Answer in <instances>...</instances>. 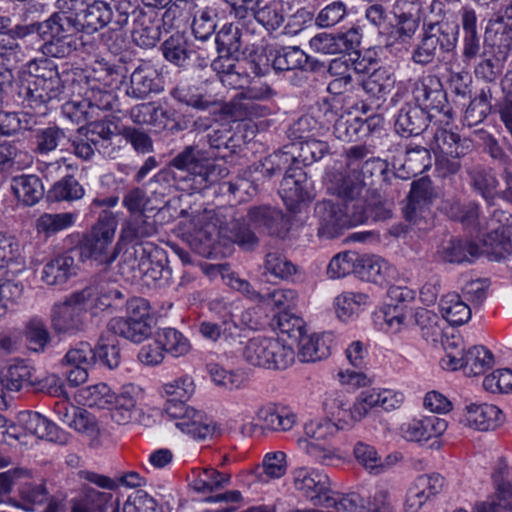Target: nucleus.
Listing matches in <instances>:
<instances>
[{
  "label": "nucleus",
  "instance_id": "nucleus-41",
  "mask_svg": "<svg viewBox=\"0 0 512 512\" xmlns=\"http://www.w3.org/2000/svg\"><path fill=\"white\" fill-rule=\"evenodd\" d=\"M442 260L449 263L472 262L480 254L477 244L460 239H450L438 250Z\"/></svg>",
  "mask_w": 512,
  "mask_h": 512
},
{
  "label": "nucleus",
  "instance_id": "nucleus-32",
  "mask_svg": "<svg viewBox=\"0 0 512 512\" xmlns=\"http://www.w3.org/2000/svg\"><path fill=\"white\" fill-rule=\"evenodd\" d=\"M11 189L17 200L25 206H34L44 196L43 184L40 178L33 174L13 177Z\"/></svg>",
  "mask_w": 512,
  "mask_h": 512
},
{
  "label": "nucleus",
  "instance_id": "nucleus-26",
  "mask_svg": "<svg viewBox=\"0 0 512 512\" xmlns=\"http://www.w3.org/2000/svg\"><path fill=\"white\" fill-rule=\"evenodd\" d=\"M131 121L137 125H149L162 129L173 119V112L159 102H145L129 110Z\"/></svg>",
  "mask_w": 512,
  "mask_h": 512
},
{
  "label": "nucleus",
  "instance_id": "nucleus-14",
  "mask_svg": "<svg viewBox=\"0 0 512 512\" xmlns=\"http://www.w3.org/2000/svg\"><path fill=\"white\" fill-rule=\"evenodd\" d=\"M67 16L71 17L72 24L77 31L90 34L108 25L114 18V12L109 3L105 1H95L87 5L86 8L79 13L67 12Z\"/></svg>",
  "mask_w": 512,
  "mask_h": 512
},
{
  "label": "nucleus",
  "instance_id": "nucleus-42",
  "mask_svg": "<svg viewBox=\"0 0 512 512\" xmlns=\"http://www.w3.org/2000/svg\"><path fill=\"white\" fill-rule=\"evenodd\" d=\"M192 475L190 486L194 491L203 494L222 489L231 480L230 474L221 473L212 467L193 470Z\"/></svg>",
  "mask_w": 512,
  "mask_h": 512
},
{
  "label": "nucleus",
  "instance_id": "nucleus-38",
  "mask_svg": "<svg viewBox=\"0 0 512 512\" xmlns=\"http://www.w3.org/2000/svg\"><path fill=\"white\" fill-rule=\"evenodd\" d=\"M3 375L7 391H19L38 383L35 369L24 360H17L10 364Z\"/></svg>",
  "mask_w": 512,
  "mask_h": 512
},
{
  "label": "nucleus",
  "instance_id": "nucleus-59",
  "mask_svg": "<svg viewBox=\"0 0 512 512\" xmlns=\"http://www.w3.org/2000/svg\"><path fill=\"white\" fill-rule=\"evenodd\" d=\"M88 123V140L92 142L99 153L110 156L108 148L112 144V139L117 136L116 127L112 128L110 124L99 119Z\"/></svg>",
  "mask_w": 512,
  "mask_h": 512
},
{
  "label": "nucleus",
  "instance_id": "nucleus-24",
  "mask_svg": "<svg viewBox=\"0 0 512 512\" xmlns=\"http://www.w3.org/2000/svg\"><path fill=\"white\" fill-rule=\"evenodd\" d=\"M279 193L288 206H293L310 198L307 175L301 167L296 166L286 171L280 184Z\"/></svg>",
  "mask_w": 512,
  "mask_h": 512
},
{
  "label": "nucleus",
  "instance_id": "nucleus-63",
  "mask_svg": "<svg viewBox=\"0 0 512 512\" xmlns=\"http://www.w3.org/2000/svg\"><path fill=\"white\" fill-rule=\"evenodd\" d=\"M95 350L96 360L99 359L110 369L116 368L120 363V349L116 335L111 332H104L97 343Z\"/></svg>",
  "mask_w": 512,
  "mask_h": 512
},
{
  "label": "nucleus",
  "instance_id": "nucleus-12",
  "mask_svg": "<svg viewBox=\"0 0 512 512\" xmlns=\"http://www.w3.org/2000/svg\"><path fill=\"white\" fill-rule=\"evenodd\" d=\"M258 62L255 63L253 72L256 75H263L269 67V60L272 57V67L275 71L303 70L308 64V55L298 47H282L270 51L269 56L264 53L255 54Z\"/></svg>",
  "mask_w": 512,
  "mask_h": 512
},
{
  "label": "nucleus",
  "instance_id": "nucleus-58",
  "mask_svg": "<svg viewBox=\"0 0 512 512\" xmlns=\"http://www.w3.org/2000/svg\"><path fill=\"white\" fill-rule=\"evenodd\" d=\"M174 184V176L171 170L167 168L161 169L147 183L148 197L154 199V205L160 210V205L164 202V198L171 194Z\"/></svg>",
  "mask_w": 512,
  "mask_h": 512
},
{
  "label": "nucleus",
  "instance_id": "nucleus-47",
  "mask_svg": "<svg viewBox=\"0 0 512 512\" xmlns=\"http://www.w3.org/2000/svg\"><path fill=\"white\" fill-rule=\"evenodd\" d=\"M24 337L28 348L36 353H44L52 340L45 321L39 317H33L26 322Z\"/></svg>",
  "mask_w": 512,
  "mask_h": 512
},
{
  "label": "nucleus",
  "instance_id": "nucleus-45",
  "mask_svg": "<svg viewBox=\"0 0 512 512\" xmlns=\"http://www.w3.org/2000/svg\"><path fill=\"white\" fill-rule=\"evenodd\" d=\"M194 384L191 378L182 377L168 382L162 386V394L166 397L165 412L172 406L185 408L188 405L185 402L194 393Z\"/></svg>",
  "mask_w": 512,
  "mask_h": 512
},
{
  "label": "nucleus",
  "instance_id": "nucleus-60",
  "mask_svg": "<svg viewBox=\"0 0 512 512\" xmlns=\"http://www.w3.org/2000/svg\"><path fill=\"white\" fill-rule=\"evenodd\" d=\"M430 151L422 146L407 147L402 168L406 170L407 177L416 176L431 167Z\"/></svg>",
  "mask_w": 512,
  "mask_h": 512
},
{
  "label": "nucleus",
  "instance_id": "nucleus-56",
  "mask_svg": "<svg viewBox=\"0 0 512 512\" xmlns=\"http://www.w3.org/2000/svg\"><path fill=\"white\" fill-rule=\"evenodd\" d=\"M258 419L264 429L276 432L288 431L295 424V416L293 414L273 407L260 409Z\"/></svg>",
  "mask_w": 512,
  "mask_h": 512
},
{
  "label": "nucleus",
  "instance_id": "nucleus-48",
  "mask_svg": "<svg viewBox=\"0 0 512 512\" xmlns=\"http://www.w3.org/2000/svg\"><path fill=\"white\" fill-rule=\"evenodd\" d=\"M32 161L33 157L15 143L7 141L0 143V171H20L28 168Z\"/></svg>",
  "mask_w": 512,
  "mask_h": 512
},
{
  "label": "nucleus",
  "instance_id": "nucleus-25",
  "mask_svg": "<svg viewBox=\"0 0 512 512\" xmlns=\"http://www.w3.org/2000/svg\"><path fill=\"white\" fill-rule=\"evenodd\" d=\"M139 390L134 385H125L119 393H112L111 418L120 425L129 423L136 415Z\"/></svg>",
  "mask_w": 512,
  "mask_h": 512
},
{
  "label": "nucleus",
  "instance_id": "nucleus-49",
  "mask_svg": "<svg viewBox=\"0 0 512 512\" xmlns=\"http://www.w3.org/2000/svg\"><path fill=\"white\" fill-rule=\"evenodd\" d=\"M298 343V356L302 362H316L330 355L329 346L322 337L306 332L296 340Z\"/></svg>",
  "mask_w": 512,
  "mask_h": 512
},
{
  "label": "nucleus",
  "instance_id": "nucleus-23",
  "mask_svg": "<svg viewBox=\"0 0 512 512\" xmlns=\"http://www.w3.org/2000/svg\"><path fill=\"white\" fill-rule=\"evenodd\" d=\"M179 216L183 218L179 223V228L183 231V234L194 237L199 241L211 239L215 230V225L210 223L212 219L211 211H189L182 209Z\"/></svg>",
  "mask_w": 512,
  "mask_h": 512
},
{
  "label": "nucleus",
  "instance_id": "nucleus-16",
  "mask_svg": "<svg viewBox=\"0 0 512 512\" xmlns=\"http://www.w3.org/2000/svg\"><path fill=\"white\" fill-rule=\"evenodd\" d=\"M433 115L412 103H405L395 115L394 128L398 135L408 138L422 134Z\"/></svg>",
  "mask_w": 512,
  "mask_h": 512
},
{
  "label": "nucleus",
  "instance_id": "nucleus-28",
  "mask_svg": "<svg viewBox=\"0 0 512 512\" xmlns=\"http://www.w3.org/2000/svg\"><path fill=\"white\" fill-rule=\"evenodd\" d=\"M119 512L118 505L112 502V494L92 487H83L79 496L72 500V512Z\"/></svg>",
  "mask_w": 512,
  "mask_h": 512
},
{
  "label": "nucleus",
  "instance_id": "nucleus-9",
  "mask_svg": "<svg viewBox=\"0 0 512 512\" xmlns=\"http://www.w3.org/2000/svg\"><path fill=\"white\" fill-rule=\"evenodd\" d=\"M295 490L315 506L331 505L332 491L327 474L311 467H299L293 471Z\"/></svg>",
  "mask_w": 512,
  "mask_h": 512
},
{
  "label": "nucleus",
  "instance_id": "nucleus-46",
  "mask_svg": "<svg viewBox=\"0 0 512 512\" xmlns=\"http://www.w3.org/2000/svg\"><path fill=\"white\" fill-rule=\"evenodd\" d=\"M443 318L451 325H463L471 318V308L457 293H448L440 300Z\"/></svg>",
  "mask_w": 512,
  "mask_h": 512
},
{
  "label": "nucleus",
  "instance_id": "nucleus-2",
  "mask_svg": "<svg viewBox=\"0 0 512 512\" xmlns=\"http://www.w3.org/2000/svg\"><path fill=\"white\" fill-rule=\"evenodd\" d=\"M67 12L53 13L48 19L42 39L41 51L45 56L65 58L74 52L79 45L76 30Z\"/></svg>",
  "mask_w": 512,
  "mask_h": 512
},
{
  "label": "nucleus",
  "instance_id": "nucleus-51",
  "mask_svg": "<svg viewBox=\"0 0 512 512\" xmlns=\"http://www.w3.org/2000/svg\"><path fill=\"white\" fill-rule=\"evenodd\" d=\"M435 153H443L451 157H463L469 148L460 135L447 129H438L434 134Z\"/></svg>",
  "mask_w": 512,
  "mask_h": 512
},
{
  "label": "nucleus",
  "instance_id": "nucleus-31",
  "mask_svg": "<svg viewBox=\"0 0 512 512\" xmlns=\"http://www.w3.org/2000/svg\"><path fill=\"white\" fill-rule=\"evenodd\" d=\"M78 266L69 253L60 254L49 260L41 272V280L48 285H59L77 274Z\"/></svg>",
  "mask_w": 512,
  "mask_h": 512
},
{
  "label": "nucleus",
  "instance_id": "nucleus-5",
  "mask_svg": "<svg viewBox=\"0 0 512 512\" xmlns=\"http://www.w3.org/2000/svg\"><path fill=\"white\" fill-rule=\"evenodd\" d=\"M96 290L86 287L70 295L63 303L55 305L51 315L54 331L60 335H76L84 329L86 305Z\"/></svg>",
  "mask_w": 512,
  "mask_h": 512
},
{
  "label": "nucleus",
  "instance_id": "nucleus-22",
  "mask_svg": "<svg viewBox=\"0 0 512 512\" xmlns=\"http://www.w3.org/2000/svg\"><path fill=\"white\" fill-rule=\"evenodd\" d=\"M447 429V422L438 416H425L413 419L402 426V434L409 441H427L442 435Z\"/></svg>",
  "mask_w": 512,
  "mask_h": 512
},
{
  "label": "nucleus",
  "instance_id": "nucleus-55",
  "mask_svg": "<svg viewBox=\"0 0 512 512\" xmlns=\"http://www.w3.org/2000/svg\"><path fill=\"white\" fill-rule=\"evenodd\" d=\"M156 340L163 351L173 357L183 356L191 349L189 340L174 328H164L158 331Z\"/></svg>",
  "mask_w": 512,
  "mask_h": 512
},
{
  "label": "nucleus",
  "instance_id": "nucleus-1",
  "mask_svg": "<svg viewBox=\"0 0 512 512\" xmlns=\"http://www.w3.org/2000/svg\"><path fill=\"white\" fill-rule=\"evenodd\" d=\"M166 168L171 170L176 188L193 192L205 190L229 174L226 166L207 158L197 145L185 146Z\"/></svg>",
  "mask_w": 512,
  "mask_h": 512
},
{
  "label": "nucleus",
  "instance_id": "nucleus-44",
  "mask_svg": "<svg viewBox=\"0 0 512 512\" xmlns=\"http://www.w3.org/2000/svg\"><path fill=\"white\" fill-rule=\"evenodd\" d=\"M473 189L479 193L488 204H493L499 192V182L491 170L482 166H475L467 171Z\"/></svg>",
  "mask_w": 512,
  "mask_h": 512
},
{
  "label": "nucleus",
  "instance_id": "nucleus-35",
  "mask_svg": "<svg viewBox=\"0 0 512 512\" xmlns=\"http://www.w3.org/2000/svg\"><path fill=\"white\" fill-rule=\"evenodd\" d=\"M136 15L138 18L133 21L131 29L133 41L142 48L154 47L161 35L159 22L145 12H136Z\"/></svg>",
  "mask_w": 512,
  "mask_h": 512
},
{
  "label": "nucleus",
  "instance_id": "nucleus-20",
  "mask_svg": "<svg viewBox=\"0 0 512 512\" xmlns=\"http://www.w3.org/2000/svg\"><path fill=\"white\" fill-rule=\"evenodd\" d=\"M465 410L466 424L479 431L495 430L504 422L503 412L493 404H470Z\"/></svg>",
  "mask_w": 512,
  "mask_h": 512
},
{
  "label": "nucleus",
  "instance_id": "nucleus-8",
  "mask_svg": "<svg viewBox=\"0 0 512 512\" xmlns=\"http://www.w3.org/2000/svg\"><path fill=\"white\" fill-rule=\"evenodd\" d=\"M406 91L411 92L413 104L421 109L430 113L431 111L450 113V110H444L447 106L446 92L435 75L427 74L399 82L395 96L401 97Z\"/></svg>",
  "mask_w": 512,
  "mask_h": 512
},
{
  "label": "nucleus",
  "instance_id": "nucleus-52",
  "mask_svg": "<svg viewBox=\"0 0 512 512\" xmlns=\"http://www.w3.org/2000/svg\"><path fill=\"white\" fill-rule=\"evenodd\" d=\"M493 363V354L484 346L471 347L464 353V372L468 376L485 373Z\"/></svg>",
  "mask_w": 512,
  "mask_h": 512
},
{
  "label": "nucleus",
  "instance_id": "nucleus-6",
  "mask_svg": "<svg viewBox=\"0 0 512 512\" xmlns=\"http://www.w3.org/2000/svg\"><path fill=\"white\" fill-rule=\"evenodd\" d=\"M123 260L132 270L153 282L163 285L170 281L172 273L167 266V257L162 250L152 247L151 244L137 243L123 254Z\"/></svg>",
  "mask_w": 512,
  "mask_h": 512
},
{
  "label": "nucleus",
  "instance_id": "nucleus-36",
  "mask_svg": "<svg viewBox=\"0 0 512 512\" xmlns=\"http://www.w3.org/2000/svg\"><path fill=\"white\" fill-rule=\"evenodd\" d=\"M394 274V268L383 258L378 256H360L356 275L373 283L388 281Z\"/></svg>",
  "mask_w": 512,
  "mask_h": 512
},
{
  "label": "nucleus",
  "instance_id": "nucleus-3",
  "mask_svg": "<svg viewBox=\"0 0 512 512\" xmlns=\"http://www.w3.org/2000/svg\"><path fill=\"white\" fill-rule=\"evenodd\" d=\"M117 222L110 212H104L79 245L82 260L94 259L101 264H111L117 256L116 250L111 247Z\"/></svg>",
  "mask_w": 512,
  "mask_h": 512
},
{
  "label": "nucleus",
  "instance_id": "nucleus-43",
  "mask_svg": "<svg viewBox=\"0 0 512 512\" xmlns=\"http://www.w3.org/2000/svg\"><path fill=\"white\" fill-rule=\"evenodd\" d=\"M248 218L255 228H262L269 234H278L287 222L280 210L268 206L251 208Z\"/></svg>",
  "mask_w": 512,
  "mask_h": 512
},
{
  "label": "nucleus",
  "instance_id": "nucleus-57",
  "mask_svg": "<svg viewBox=\"0 0 512 512\" xmlns=\"http://www.w3.org/2000/svg\"><path fill=\"white\" fill-rule=\"evenodd\" d=\"M368 296L364 293L344 292L335 298V311L341 321H349L356 316L361 306L366 305Z\"/></svg>",
  "mask_w": 512,
  "mask_h": 512
},
{
  "label": "nucleus",
  "instance_id": "nucleus-64",
  "mask_svg": "<svg viewBox=\"0 0 512 512\" xmlns=\"http://www.w3.org/2000/svg\"><path fill=\"white\" fill-rule=\"evenodd\" d=\"M122 206L129 216L157 211L154 199H150L148 193L140 187H133L123 195Z\"/></svg>",
  "mask_w": 512,
  "mask_h": 512
},
{
  "label": "nucleus",
  "instance_id": "nucleus-4",
  "mask_svg": "<svg viewBox=\"0 0 512 512\" xmlns=\"http://www.w3.org/2000/svg\"><path fill=\"white\" fill-rule=\"evenodd\" d=\"M384 320L393 332H399L403 327L417 325L421 336L427 342L436 343L442 337L439 317L425 308L409 309L402 306H390L384 312Z\"/></svg>",
  "mask_w": 512,
  "mask_h": 512
},
{
  "label": "nucleus",
  "instance_id": "nucleus-40",
  "mask_svg": "<svg viewBox=\"0 0 512 512\" xmlns=\"http://www.w3.org/2000/svg\"><path fill=\"white\" fill-rule=\"evenodd\" d=\"M157 233L156 222L147 213L130 215L122 226L120 239L124 241H140Z\"/></svg>",
  "mask_w": 512,
  "mask_h": 512
},
{
  "label": "nucleus",
  "instance_id": "nucleus-7",
  "mask_svg": "<svg viewBox=\"0 0 512 512\" xmlns=\"http://www.w3.org/2000/svg\"><path fill=\"white\" fill-rule=\"evenodd\" d=\"M315 214L319 220L318 235L327 239L334 238L351 226L364 222L362 211L353 210L350 205L332 200H322L315 205Z\"/></svg>",
  "mask_w": 512,
  "mask_h": 512
},
{
  "label": "nucleus",
  "instance_id": "nucleus-29",
  "mask_svg": "<svg viewBox=\"0 0 512 512\" xmlns=\"http://www.w3.org/2000/svg\"><path fill=\"white\" fill-rule=\"evenodd\" d=\"M324 121L318 120L313 114H306L299 117L288 130L289 136L293 140H306L316 137L322 131L329 130V125L335 120V113L325 106Z\"/></svg>",
  "mask_w": 512,
  "mask_h": 512
},
{
  "label": "nucleus",
  "instance_id": "nucleus-54",
  "mask_svg": "<svg viewBox=\"0 0 512 512\" xmlns=\"http://www.w3.org/2000/svg\"><path fill=\"white\" fill-rule=\"evenodd\" d=\"M241 21L226 23L216 35V45L219 54L236 55L241 49Z\"/></svg>",
  "mask_w": 512,
  "mask_h": 512
},
{
  "label": "nucleus",
  "instance_id": "nucleus-27",
  "mask_svg": "<svg viewBox=\"0 0 512 512\" xmlns=\"http://www.w3.org/2000/svg\"><path fill=\"white\" fill-rule=\"evenodd\" d=\"M422 30L441 53H448L455 49L459 34L457 23L448 20L428 22L423 24Z\"/></svg>",
  "mask_w": 512,
  "mask_h": 512
},
{
  "label": "nucleus",
  "instance_id": "nucleus-11",
  "mask_svg": "<svg viewBox=\"0 0 512 512\" xmlns=\"http://www.w3.org/2000/svg\"><path fill=\"white\" fill-rule=\"evenodd\" d=\"M327 191L336 195L344 204H349L353 210L362 211V203L358 200L364 189V182L360 174L353 170L349 174L338 171H329L325 176Z\"/></svg>",
  "mask_w": 512,
  "mask_h": 512
},
{
  "label": "nucleus",
  "instance_id": "nucleus-18",
  "mask_svg": "<svg viewBox=\"0 0 512 512\" xmlns=\"http://www.w3.org/2000/svg\"><path fill=\"white\" fill-rule=\"evenodd\" d=\"M436 197L437 193L428 177H422L412 182L408 203L404 209L405 218L409 221H416Z\"/></svg>",
  "mask_w": 512,
  "mask_h": 512
},
{
  "label": "nucleus",
  "instance_id": "nucleus-33",
  "mask_svg": "<svg viewBox=\"0 0 512 512\" xmlns=\"http://www.w3.org/2000/svg\"><path fill=\"white\" fill-rule=\"evenodd\" d=\"M253 20L269 33L278 30L285 22L283 2L279 0H262L251 18L248 19V23H252Z\"/></svg>",
  "mask_w": 512,
  "mask_h": 512
},
{
  "label": "nucleus",
  "instance_id": "nucleus-62",
  "mask_svg": "<svg viewBox=\"0 0 512 512\" xmlns=\"http://www.w3.org/2000/svg\"><path fill=\"white\" fill-rule=\"evenodd\" d=\"M112 391L105 383L87 386L78 391V401L89 407L108 409L111 407Z\"/></svg>",
  "mask_w": 512,
  "mask_h": 512
},
{
  "label": "nucleus",
  "instance_id": "nucleus-10",
  "mask_svg": "<svg viewBox=\"0 0 512 512\" xmlns=\"http://www.w3.org/2000/svg\"><path fill=\"white\" fill-rule=\"evenodd\" d=\"M168 417L175 421V426L194 439H212L218 434L216 423L206 413L190 406L185 408L172 406Z\"/></svg>",
  "mask_w": 512,
  "mask_h": 512
},
{
  "label": "nucleus",
  "instance_id": "nucleus-37",
  "mask_svg": "<svg viewBox=\"0 0 512 512\" xmlns=\"http://www.w3.org/2000/svg\"><path fill=\"white\" fill-rule=\"evenodd\" d=\"M163 57L178 67H186L196 56L187 39L179 33L171 35L161 44Z\"/></svg>",
  "mask_w": 512,
  "mask_h": 512
},
{
  "label": "nucleus",
  "instance_id": "nucleus-39",
  "mask_svg": "<svg viewBox=\"0 0 512 512\" xmlns=\"http://www.w3.org/2000/svg\"><path fill=\"white\" fill-rule=\"evenodd\" d=\"M394 74L385 67L374 70L365 80L357 83L358 89H362L370 97L384 99L395 87Z\"/></svg>",
  "mask_w": 512,
  "mask_h": 512
},
{
  "label": "nucleus",
  "instance_id": "nucleus-15",
  "mask_svg": "<svg viewBox=\"0 0 512 512\" xmlns=\"http://www.w3.org/2000/svg\"><path fill=\"white\" fill-rule=\"evenodd\" d=\"M361 40V35L355 27L344 33H320L310 40V46L322 54H341L355 50Z\"/></svg>",
  "mask_w": 512,
  "mask_h": 512
},
{
  "label": "nucleus",
  "instance_id": "nucleus-53",
  "mask_svg": "<svg viewBox=\"0 0 512 512\" xmlns=\"http://www.w3.org/2000/svg\"><path fill=\"white\" fill-rule=\"evenodd\" d=\"M218 16L219 11L215 6H206L198 9L194 14L192 22V32L195 38L205 41L213 35L217 27Z\"/></svg>",
  "mask_w": 512,
  "mask_h": 512
},
{
  "label": "nucleus",
  "instance_id": "nucleus-21",
  "mask_svg": "<svg viewBox=\"0 0 512 512\" xmlns=\"http://www.w3.org/2000/svg\"><path fill=\"white\" fill-rule=\"evenodd\" d=\"M353 453L358 463L372 475L385 473L401 459L399 454L381 457L375 447L364 442L356 443Z\"/></svg>",
  "mask_w": 512,
  "mask_h": 512
},
{
  "label": "nucleus",
  "instance_id": "nucleus-50",
  "mask_svg": "<svg viewBox=\"0 0 512 512\" xmlns=\"http://www.w3.org/2000/svg\"><path fill=\"white\" fill-rule=\"evenodd\" d=\"M199 333L209 341L222 340L229 345L236 342L240 337V329L233 321H223L221 325L203 321L199 324Z\"/></svg>",
  "mask_w": 512,
  "mask_h": 512
},
{
  "label": "nucleus",
  "instance_id": "nucleus-34",
  "mask_svg": "<svg viewBox=\"0 0 512 512\" xmlns=\"http://www.w3.org/2000/svg\"><path fill=\"white\" fill-rule=\"evenodd\" d=\"M85 94L87 105H90L87 113L93 120L100 119L101 112L119 111V99L112 90L98 84H89Z\"/></svg>",
  "mask_w": 512,
  "mask_h": 512
},
{
  "label": "nucleus",
  "instance_id": "nucleus-30",
  "mask_svg": "<svg viewBox=\"0 0 512 512\" xmlns=\"http://www.w3.org/2000/svg\"><path fill=\"white\" fill-rule=\"evenodd\" d=\"M155 322L135 320L134 318L116 317L108 324V332L119 335L134 343H140L152 334Z\"/></svg>",
  "mask_w": 512,
  "mask_h": 512
},
{
  "label": "nucleus",
  "instance_id": "nucleus-13",
  "mask_svg": "<svg viewBox=\"0 0 512 512\" xmlns=\"http://www.w3.org/2000/svg\"><path fill=\"white\" fill-rule=\"evenodd\" d=\"M163 90V80L158 70L150 63L144 62L137 66L130 75L126 87V95L134 100H144L152 93Z\"/></svg>",
  "mask_w": 512,
  "mask_h": 512
},
{
  "label": "nucleus",
  "instance_id": "nucleus-61",
  "mask_svg": "<svg viewBox=\"0 0 512 512\" xmlns=\"http://www.w3.org/2000/svg\"><path fill=\"white\" fill-rule=\"evenodd\" d=\"M76 220V214L71 212L44 213L36 220V230L47 236L71 227Z\"/></svg>",
  "mask_w": 512,
  "mask_h": 512
},
{
  "label": "nucleus",
  "instance_id": "nucleus-19",
  "mask_svg": "<svg viewBox=\"0 0 512 512\" xmlns=\"http://www.w3.org/2000/svg\"><path fill=\"white\" fill-rule=\"evenodd\" d=\"M19 421L27 433L40 439H47L62 445L68 442V435L38 412H23L20 414Z\"/></svg>",
  "mask_w": 512,
  "mask_h": 512
},
{
  "label": "nucleus",
  "instance_id": "nucleus-17",
  "mask_svg": "<svg viewBox=\"0 0 512 512\" xmlns=\"http://www.w3.org/2000/svg\"><path fill=\"white\" fill-rule=\"evenodd\" d=\"M61 80L41 81L30 80L25 88V101L27 106L32 109H39L36 114H46V104L57 99L63 92Z\"/></svg>",
  "mask_w": 512,
  "mask_h": 512
}]
</instances>
